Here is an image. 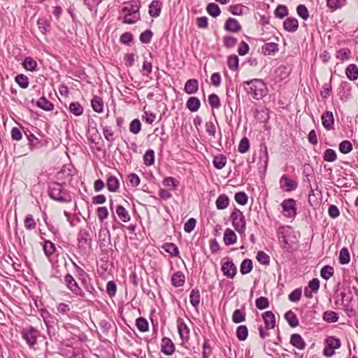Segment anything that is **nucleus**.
Instances as JSON below:
<instances>
[{
    "label": "nucleus",
    "instance_id": "25",
    "mask_svg": "<svg viewBox=\"0 0 358 358\" xmlns=\"http://www.w3.org/2000/svg\"><path fill=\"white\" fill-rule=\"evenodd\" d=\"M201 106L200 100L195 96H192L188 99L186 103L187 108L192 112H196L199 110Z\"/></svg>",
    "mask_w": 358,
    "mask_h": 358
},
{
    "label": "nucleus",
    "instance_id": "58",
    "mask_svg": "<svg viewBox=\"0 0 358 358\" xmlns=\"http://www.w3.org/2000/svg\"><path fill=\"white\" fill-rule=\"evenodd\" d=\"M320 275L324 280H329L334 275V268L329 265L324 266L320 271Z\"/></svg>",
    "mask_w": 358,
    "mask_h": 358
},
{
    "label": "nucleus",
    "instance_id": "16",
    "mask_svg": "<svg viewBox=\"0 0 358 358\" xmlns=\"http://www.w3.org/2000/svg\"><path fill=\"white\" fill-rule=\"evenodd\" d=\"M283 28L289 32H295L299 28V22L295 17H287L283 22Z\"/></svg>",
    "mask_w": 358,
    "mask_h": 358
},
{
    "label": "nucleus",
    "instance_id": "24",
    "mask_svg": "<svg viewBox=\"0 0 358 358\" xmlns=\"http://www.w3.org/2000/svg\"><path fill=\"white\" fill-rule=\"evenodd\" d=\"M275 73L276 74L275 79L282 80L288 77L290 73V69L288 67L282 65L275 69Z\"/></svg>",
    "mask_w": 358,
    "mask_h": 358
},
{
    "label": "nucleus",
    "instance_id": "5",
    "mask_svg": "<svg viewBox=\"0 0 358 358\" xmlns=\"http://www.w3.org/2000/svg\"><path fill=\"white\" fill-rule=\"evenodd\" d=\"M64 282L69 290L76 295L80 296L83 299H86V294L83 292L80 287L78 286L77 282L73 277L67 273L64 277Z\"/></svg>",
    "mask_w": 358,
    "mask_h": 358
},
{
    "label": "nucleus",
    "instance_id": "18",
    "mask_svg": "<svg viewBox=\"0 0 358 358\" xmlns=\"http://www.w3.org/2000/svg\"><path fill=\"white\" fill-rule=\"evenodd\" d=\"M290 343L299 350H303L306 348V342L299 334H294L291 336Z\"/></svg>",
    "mask_w": 358,
    "mask_h": 358
},
{
    "label": "nucleus",
    "instance_id": "20",
    "mask_svg": "<svg viewBox=\"0 0 358 358\" xmlns=\"http://www.w3.org/2000/svg\"><path fill=\"white\" fill-rule=\"evenodd\" d=\"M198 90L199 82L196 79H189L185 83L184 90L187 94H195Z\"/></svg>",
    "mask_w": 358,
    "mask_h": 358
},
{
    "label": "nucleus",
    "instance_id": "17",
    "mask_svg": "<svg viewBox=\"0 0 358 358\" xmlns=\"http://www.w3.org/2000/svg\"><path fill=\"white\" fill-rule=\"evenodd\" d=\"M162 3L160 1L154 0L149 5V14L151 17H157L161 13Z\"/></svg>",
    "mask_w": 358,
    "mask_h": 358
},
{
    "label": "nucleus",
    "instance_id": "63",
    "mask_svg": "<svg viewBox=\"0 0 358 358\" xmlns=\"http://www.w3.org/2000/svg\"><path fill=\"white\" fill-rule=\"evenodd\" d=\"M237 43V39L233 36H225L223 37V45L226 48H234Z\"/></svg>",
    "mask_w": 358,
    "mask_h": 358
},
{
    "label": "nucleus",
    "instance_id": "28",
    "mask_svg": "<svg viewBox=\"0 0 358 358\" xmlns=\"http://www.w3.org/2000/svg\"><path fill=\"white\" fill-rule=\"evenodd\" d=\"M201 294L198 289H192L189 294V301L192 306L197 308L200 303Z\"/></svg>",
    "mask_w": 358,
    "mask_h": 358
},
{
    "label": "nucleus",
    "instance_id": "64",
    "mask_svg": "<svg viewBox=\"0 0 358 358\" xmlns=\"http://www.w3.org/2000/svg\"><path fill=\"white\" fill-rule=\"evenodd\" d=\"M235 201L241 205H245L248 203V197L243 192H237L234 196Z\"/></svg>",
    "mask_w": 358,
    "mask_h": 358
},
{
    "label": "nucleus",
    "instance_id": "22",
    "mask_svg": "<svg viewBox=\"0 0 358 358\" xmlns=\"http://www.w3.org/2000/svg\"><path fill=\"white\" fill-rule=\"evenodd\" d=\"M185 276L182 271L175 272L171 277V283L176 287H181L185 284Z\"/></svg>",
    "mask_w": 358,
    "mask_h": 358
},
{
    "label": "nucleus",
    "instance_id": "12",
    "mask_svg": "<svg viewBox=\"0 0 358 358\" xmlns=\"http://www.w3.org/2000/svg\"><path fill=\"white\" fill-rule=\"evenodd\" d=\"M322 126L327 130H331L334 129V117L331 111L327 110L321 116Z\"/></svg>",
    "mask_w": 358,
    "mask_h": 358
},
{
    "label": "nucleus",
    "instance_id": "54",
    "mask_svg": "<svg viewBox=\"0 0 358 358\" xmlns=\"http://www.w3.org/2000/svg\"><path fill=\"white\" fill-rule=\"evenodd\" d=\"M326 343L330 348H333L334 350L338 349L341 345V341L334 336L328 337L326 339Z\"/></svg>",
    "mask_w": 358,
    "mask_h": 358
},
{
    "label": "nucleus",
    "instance_id": "60",
    "mask_svg": "<svg viewBox=\"0 0 358 358\" xmlns=\"http://www.w3.org/2000/svg\"><path fill=\"white\" fill-rule=\"evenodd\" d=\"M255 305L259 310H264L268 307L269 301L266 297L260 296L256 299Z\"/></svg>",
    "mask_w": 358,
    "mask_h": 358
},
{
    "label": "nucleus",
    "instance_id": "46",
    "mask_svg": "<svg viewBox=\"0 0 358 358\" xmlns=\"http://www.w3.org/2000/svg\"><path fill=\"white\" fill-rule=\"evenodd\" d=\"M178 333L182 340H187L189 337V329L184 322L178 326Z\"/></svg>",
    "mask_w": 358,
    "mask_h": 358
},
{
    "label": "nucleus",
    "instance_id": "57",
    "mask_svg": "<svg viewBox=\"0 0 358 358\" xmlns=\"http://www.w3.org/2000/svg\"><path fill=\"white\" fill-rule=\"evenodd\" d=\"M136 324L138 329L141 332H145L148 330V322L144 317L137 318Z\"/></svg>",
    "mask_w": 358,
    "mask_h": 358
},
{
    "label": "nucleus",
    "instance_id": "3",
    "mask_svg": "<svg viewBox=\"0 0 358 358\" xmlns=\"http://www.w3.org/2000/svg\"><path fill=\"white\" fill-rule=\"evenodd\" d=\"M293 234L294 230L289 226H282L278 229L277 236L279 242L282 248L287 251L291 249V243L294 242L291 239Z\"/></svg>",
    "mask_w": 358,
    "mask_h": 358
},
{
    "label": "nucleus",
    "instance_id": "34",
    "mask_svg": "<svg viewBox=\"0 0 358 358\" xmlns=\"http://www.w3.org/2000/svg\"><path fill=\"white\" fill-rule=\"evenodd\" d=\"M322 318L327 323H334L338 320V315L334 311L327 310L323 313Z\"/></svg>",
    "mask_w": 358,
    "mask_h": 358
},
{
    "label": "nucleus",
    "instance_id": "41",
    "mask_svg": "<svg viewBox=\"0 0 358 358\" xmlns=\"http://www.w3.org/2000/svg\"><path fill=\"white\" fill-rule=\"evenodd\" d=\"M207 13L213 17H216L220 15L221 10L217 4L210 3L206 7Z\"/></svg>",
    "mask_w": 358,
    "mask_h": 358
},
{
    "label": "nucleus",
    "instance_id": "14",
    "mask_svg": "<svg viewBox=\"0 0 358 358\" xmlns=\"http://www.w3.org/2000/svg\"><path fill=\"white\" fill-rule=\"evenodd\" d=\"M161 347L162 352L166 355H171L175 351V345L173 341L167 337L162 339Z\"/></svg>",
    "mask_w": 358,
    "mask_h": 358
},
{
    "label": "nucleus",
    "instance_id": "11",
    "mask_svg": "<svg viewBox=\"0 0 358 358\" xmlns=\"http://www.w3.org/2000/svg\"><path fill=\"white\" fill-rule=\"evenodd\" d=\"M223 275L229 278H234L237 273V268L231 261L224 263L222 266Z\"/></svg>",
    "mask_w": 358,
    "mask_h": 358
},
{
    "label": "nucleus",
    "instance_id": "55",
    "mask_svg": "<svg viewBox=\"0 0 358 358\" xmlns=\"http://www.w3.org/2000/svg\"><path fill=\"white\" fill-rule=\"evenodd\" d=\"M103 134L105 139L109 142L111 145L115 141L114 132L113 130L108 127H104L103 128Z\"/></svg>",
    "mask_w": 358,
    "mask_h": 358
},
{
    "label": "nucleus",
    "instance_id": "8",
    "mask_svg": "<svg viewBox=\"0 0 358 358\" xmlns=\"http://www.w3.org/2000/svg\"><path fill=\"white\" fill-rule=\"evenodd\" d=\"M22 338L26 341L27 345L30 347L34 345L36 343L38 332L33 327H29L22 329Z\"/></svg>",
    "mask_w": 358,
    "mask_h": 358
},
{
    "label": "nucleus",
    "instance_id": "40",
    "mask_svg": "<svg viewBox=\"0 0 358 358\" xmlns=\"http://www.w3.org/2000/svg\"><path fill=\"white\" fill-rule=\"evenodd\" d=\"M338 260L341 264H346L350 262V255L349 250L346 247H344L341 250Z\"/></svg>",
    "mask_w": 358,
    "mask_h": 358
},
{
    "label": "nucleus",
    "instance_id": "32",
    "mask_svg": "<svg viewBox=\"0 0 358 358\" xmlns=\"http://www.w3.org/2000/svg\"><path fill=\"white\" fill-rule=\"evenodd\" d=\"M285 318L291 327H296L299 325V320L292 310H289L285 314Z\"/></svg>",
    "mask_w": 358,
    "mask_h": 358
},
{
    "label": "nucleus",
    "instance_id": "43",
    "mask_svg": "<svg viewBox=\"0 0 358 358\" xmlns=\"http://www.w3.org/2000/svg\"><path fill=\"white\" fill-rule=\"evenodd\" d=\"M239 59L237 55H231L227 58V65L230 70L236 71L238 69Z\"/></svg>",
    "mask_w": 358,
    "mask_h": 358
},
{
    "label": "nucleus",
    "instance_id": "61",
    "mask_svg": "<svg viewBox=\"0 0 358 358\" xmlns=\"http://www.w3.org/2000/svg\"><path fill=\"white\" fill-rule=\"evenodd\" d=\"M141 129V123L138 119L133 120L129 124L130 132L137 134Z\"/></svg>",
    "mask_w": 358,
    "mask_h": 358
},
{
    "label": "nucleus",
    "instance_id": "56",
    "mask_svg": "<svg viewBox=\"0 0 358 358\" xmlns=\"http://www.w3.org/2000/svg\"><path fill=\"white\" fill-rule=\"evenodd\" d=\"M275 17L282 19L288 15V9L286 6L278 5L274 10Z\"/></svg>",
    "mask_w": 358,
    "mask_h": 358
},
{
    "label": "nucleus",
    "instance_id": "27",
    "mask_svg": "<svg viewBox=\"0 0 358 358\" xmlns=\"http://www.w3.org/2000/svg\"><path fill=\"white\" fill-rule=\"evenodd\" d=\"M106 186L108 191L116 192L120 187L118 179L115 176H109L106 181Z\"/></svg>",
    "mask_w": 358,
    "mask_h": 358
},
{
    "label": "nucleus",
    "instance_id": "52",
    "mask_svg": "<svg viewBox=\"0 0 358 358\" xmlns=\"http://www.w3.org/2000/svg\"><path fill=\"white\" fill-rule=\"evenodd\" d=\"M338 149L341 153L348 154L352 150V145L349 141L345 140L340 143Z\"/></svg>",
    "mask_w": 358,
    "mask_h": 358
},
{
    "label": "nucleus",
    "instance_id": "44",
    "mask_svg": "<svg viewBox=\"0 0 358 358\" xmlns=\"http://www.w3.org/2000/svg\"><path fill=\"white\" fill-rule=\"evenodd\" d=\"M41 316L48 329L52 326L54 324V320L48 310H42L41 312Z\"/></svg>",
    "mask_w": 358,
    "mask_h": 358
},
{
    "label": "nucleus",
    "instance_id": "59",
    "mask_svg": "<svg viewBox=\"0 0 358 358\" xmlns=\"http://www.w3.org/2000/svg\"><path fill=\"white\" fill-rule=\"evenodd\" d=\"M257 260L262 265H268L270 263L269 256L263 251H259L257 254Z\"/></svg>",
    "mask_w": 358,
    "mask_h": 358
},
{
    "label": "nucleus",
    "instance_id": "4",
    "mask_svg": "<svg viewBox=\"0 0 358 358\" xmlns=\"http://www.w3.org/2000/svg\"><path fill=\"white\" fill-rule=\"evenodd\" d=\"M232 225L240 234H244L246 229V220L243 213L235 208L231 214Z\"/></svg>",
    "mask_w": 358,
    "mask_h": 358
},
{
    "label": "nucleus",
    "instance_id": "50",
    "mask_svg": "<svg viewBox=\"0 0 358 358\" xmlns=\"http://www.w3.org/2000/svg\"><path fill=\"white\" fill-rule=\"evenodd\" d=\"M69 110L76 116L81 115L83 113V108L79 102H72L69 105Z\"/></svg>",
    "mask_w": 358,
    "mask_h": 358
},
{
    "label": "nucleus",
    "instance_id": "10",
    "mask_svg": "<svg viewBox=\"0 0 358 358\" xmlns=\"http://www.w3.org/2000/svg\"><path fill=\"white\" fill-rule=\"evenodd\" d=\"M280 187L283 188L286 192H292L296 189L297 182L294 180L289 179L287 176L283 175L280 179Z\"/></svg>",
    "mask_w": 358,
    "mask_h": 358
},
{
    "label": "nucleus",
    "instance_id": "35",
    "mask_svg": "<svg viewBox=\"0 0 358 358\" xmlns=\"http://www.w3.org/2000/svg\"><path fill=\"white\" fill-rule=\"evenodd\" d=\"M351 51L348 48H341L336 51V57L340 61L348 60L350 57Z\"/></svg>",
    "mask_w": 358,
    "mask_h": 358
},
{
    "label": "nucleus",
    "instance_id": "13",
    "mask_svg": "<svg viewBox=\"0 0 358 358\" xmlns=\"http://www.w3.org/2000/svg\"><path fill=\"white\" fill-rule=\"evenodd\" d=\"M224 29L229 32L237 33L241 30V25L236 19L229 17L225 22Z\"/></svg>",
    "mask_w": 358,
    "mask_h": 358
},
{
    "label": "nucleus",
    "instance_id": "37",
    "mask_svg": "<svg viewBox=\"0 0 358 358\" xmlns=\"http://www.w3.org/2000/svg\"><path fill=\"white\" fill-rule=\"evenodd\" d=\"M162 248L172 257H176L179 254L178 248L174 243H164Z\"/></svg>",
    "mask_w": 358,
    "mask_h": 358
},
{
    "label": "nucleus",
    "instance_id": "51",
    "mask_svg": "<svg viewBox=\"0 0 358 358\" xmlns=\"http://www.w3.org/2000/svg\"><path fill=\"white\" fill-rule=\"evenodd\" d=\"M15 82L22 88H27L29 86V81L27 76L24 74H19L15 78Z\"/></svg>",
    "mask_w": 358,
    "mask_h": 358
},
{
    "label": "nucleus",
    "instance_id": "26",
    "mask_svg": "<svg viewBox=\"0 0 358 358\" xmlns=\"http://www.w3.org/2000/svg\"><path fill=\"white\" fill-rule=\"evenodd\" d=\"M36 105L46 111L52 110L54 108V105L52 103L49 101L45 97H41L38 101H36Z\"/></svg>",
    "mask_w": 358,
    "mask_h": 358
},
{
    "label": "nucleus",
    "instance_id": "38",
    "mask_svg": "<svg viewBox=\"0 0 358 358\" xmlns=\"http://www.w3.org/2000/svg\"><path fill=\"white\" fill-rule=\"evenodd\" d=\"M252 269V261L245 259L241 264L240 271L243 275L249 273Z\"/></svg>",
    "mask_w": 358,
    "mask_h": 358
},
{
    "label": "nucleus",
    "instance_id": "23",
    "mask_svg": "<svg viewBox=\"0 0 358 358\" xmlns=\"http://www.w3.org/2000/svg\"><path fill=\"white\" fill-rule=\"evenodd\" d=\"M278 50V44L276 43H267L262 47V51L266 55H273Z\"/></svg>",
    "mask_w": 358,
    "mask_h": 358
},
{
    "label": "nucleus",
    "instance_id": "6",
    "mask_svg": "<svg viewBox=\"0 0 358 358\" xmlns=\"http://www.w3.org/2000/svg\"><path fill=\"white\" fill-rule=\"evenodd\" d=\"M122 12L125 13L123 22L125 24H132L136 23L140 19L138 9H135L134 6L130 8L123 7Z\"/></svg>",
    "mask_w": 358,
    "mask_h": 358
},
{
    "label": "nucleus",
    "instance_id": "2",
    "mask_svg": "<svg viewBox=\"0 0 358 358\" xmlns=\"http://www.w3.org/2000/svg\"><path fill=\"white\" fill-rule=\"evenodd\" d=\"M50 197L57 201L62 203H69L71 201V195L64 186L57 182L51 183L48 189Z\"/></svg>",
    "mask_w": 358,
    "mask_h": 358
},
{
    "label": "nucleus",
    "instance_id": "39",
    "mask_svg": "<svg viewBox=\"0 0 358 358\" xmlns=\"http://www.w3.org/2000/svg\"><path fill=\"white\" fill-rule=\"evenodd\" d=\"M245 320V312L243 310L236 309L232 315L233 322L238 324Z\"/></svg>",
    "mask_w": 358,
    "mask_h": 358
},
{
    "label": "nucleus",
    "instance_id": "33",
    "mask_svg": "<svg viewBox=\"0 0 358 358\" xmlns=\"http://www.w3.org/2000/svg\"><path fill=\"white\" fill-rule=\"evenodd\" d=\"M115 211L117 215L122 222H127L130 220L131 217L128 211L122 206H117Z\"/></svg>",
    "mask_w": 358,
    "mask_h": 358
},
{
    "label": "nucleus",
    "instance_id": "48",
    "mask_svg": "<svg viewBox=\"0 0 358 358\" xmlns=\"http://www.w3.org/2000/svg\"><path fill=\"white\" fill-rule=\"evenodd\" d=\"M22 64L25 69L30 71H36V67H37L36 62L33 58H31L30 57H26L24 59Z\"/></svg>",
    "mask_w": 358,
    "mask_h": 358
},
{
    "label": "nucleus",
    "instance_id": "42",
    "mask_svg": "<svg viewBox=\"0 0 358 358\" xmlns=\"http://www.w3.org/2000/svg\"><path fill=\"white\" fill-rule=\"evenodd\" d=\"M236 336L238 340L245 341L248 336V330L245 325H240L236 329Z\"/></svg>",
    "mask_w": 358,
    "mask_h": 358
},
{
    "label": "nucleus",
    "instance_id": "45",
    "mask_svg": "<svg viewBox=\"0 0 358 358\" xmlns=\"http://www.w3.org/2000/svg\"><path fill=\"white\" fill-rule=\"evenodd\" d=\"M143 162L148 166H152L155 162V152L152 149H148L143 155Z\"/></svg>",
    "mask_w": 358,
    "mask_h": 358
},
{
    "label": "nucleus",
    "instance_id": "1",
    "mask_svg": "<svg viewBox=\"0 0 358 358\" xmlns=\"http://www.w3.org/2000/svg\"><path fill=\"white\" fill-rule=\"evenodd\" d=\"M243 85L245 92L257 100L262 99L266 94V87L262 80L245 81Z\"/></svg>",
    "mask_w": 358,
    "mask_h": 358
},
{
    "label": "nucleus",
    "instance_id": "15",
    "mask_svg": "<svg viewBox=\"0 0 358 358\" xmlns=\"http://www.w3.org/2000/svg\"><path fill=\"white\" fill-rule=\"evenodd\" d=\"M262 318L265 324V328L272 329L275 327V317L272 311H266L262 314Z\"/></svg>",
    "mask_w": 358,
    "mask_h": 358
},
{
    "label": "nucleus",
    "instance_id": "9",
    "mask_svg": "<svg viewBox=\"0 0 358 358\" xmlns=\"http://www.w3.org/2000/svg\"><path fill=\"white\" fill-rule=\"evenodd\" d=\"M281 206L282 207L284 215L287 217H294L296 215V201L293 199L284 200Z\"/></svg>",
    "mask_w": 358,
    "mask_h": 358
},
{
    "label": "nucleus",
    "instance_id": "36",
    "mask_svg": "<svg viewBox=\"0 0 358 358\" xmlns=\"http://www.w3.org/2000/svg\"><path fill=\"white\" fill-rule=\"evenodd\" d=\"M29 141L30 148L32 150L39 148L42 146V142L34 134L29 132V134H26Z\"/></svg>",
    "mask_w": 358,
    "mask_h": 358
},
{
    "label": "nucleus",
    "instance_id": "49",
    "mask_svg": "<svg viewBox=\"0 0 358 358\" xmlns=\"http://www.w3.org/2000/svg\"><path fill=\"white\" fill-rule=\"evenodd\" d=\"M100 1V0H84V3L87 8L93 13L94 15L96 16L97 13V7Z\"/></svg>",
    "mask_w": 358,
    "mask_h": 358
},
{
    "label": "nucleus",
    "instance_id": "30",
    "mask_svg": "<svg viewBox=\"0 0 358 358\" xmlns=\"http://www.w3.org/2000/svg\"><path fill=\"white\" fill-rule=\"evenodd\" d=\"M91 106L96 113H101L103 109V102L101 97L94 96L91 100Z\"/></svg>",
    "mask_w": 358,
    "mask_h": 358
},
{
    "label": "nucleus",
    "instance_id": "53",
    "mask_svg": "<svg viewBox=\"0 0 358 358\" xmlns=\"http://www.w3.org/2000/svg\"><path fill=\"white\" fill-rule=\"evenodd\" d=\"M208 103L213 109H217L221 106L220 99L216 94H211L208 96Z\"/></svg>",
    "mask_w": 358,
    "mask_h": 358
},
{
    "label": "nucleus",
    "instance_id": "31",
    "mask_svg": "<svg viewBox=\"0 0 358 358\" xmlns=\"http://www.w3.org/2000/svg\"><path fill=\"white\" fill-rule=\"evenodd\" d=\"M345 3L346 0H327V6L331 12L342 8Z\"/></svg>",
    "mask_w": 358,
    "mask_h": 358
},
{
    "label": "nucleus",
    "instance_id": "62",
    "mask_svg": "<svg viewBox=\"0 0 358 358\" xmlns=\"http://www.w3.org/2000/svg\"><path fill=\"white\" fill-rule=\"evenodd\" d=\"M323 158L324 161L333 162L336 160L337 155L335 150L329 148L325 150Z\"/></svg>",
    "mask_w": 358,
    "mask_h": 358
},
{
    "label": "nucleus",
    "instance_id": "29",
    "mask_svg": "<svg viewBox=\"0 0 358 358\" xmlns=\"http://www.w3.org/2000/svg\"><path fill=\"white\" fill-rule=\"evenodd\" d=\"M229 197L224 194H220L215 201L216 207L219 210H223L227 208V206H229Z\"/></svg>",
    "mask_w": 358,
    "mask_h": 358
},
{
    "label": "nucleus",
    "instance_id": "47",
    "mask_svg": "<svg viewBox=\"0 0 358 358\" xmlns=\"http://www.w3.org/2000/svg\"><path fill=\"white\" fill-rule=\"evenodd\" d=\"M226 163L227 158L222 155L215 156L213 161V164L217 169H222L224 168L226 165Z\"/></svg>",
    "mask_w": 358,
    "mask_h": 358
},
{
    "label": "nucleus",
    "instance_id": "19",
    "mask_svg": "<svg viewBox=\"0 0 358 358\" xmlns=\"http://www.w3.org/2000/svg\"><path fill=\"white\" fill-rule=\"evenodd\" d=\"M237 236L236 233L231 229L227 228L224 233L223 241L226 245H231L236 242Z\"/></svg>",
    "mask_w": 358,
    "mask_h": 358
},
{
    "label": "nucleus",
    "instance_id": "7",
    "mask_svg": "<svg viewBox=\"0 0 358 358\" xmlns=\"http://www.w3.org/2000/svg\"><path fill=\"white\" fill-rule=\"evenodd\" d=\"M78 245L80 250H85L87 246L90 247L92 238L89 229H81L78 234Z\"/></svg>",
    "mask_w": 358,
    "mask_h": 358
},
{
    "label": "nucleus",
    "instance_id": "21",
    "mask_svg": "<svg viewBox=\"0 0 358 358\" xmlns=\"http://www.w3.org/2000/svg\"><path fill=\"white\" fill-rule=\"evenodd\" d=\"M345 75L347 78L352 81H355L358 78V67L355 64H349L345 69Z\"/></svg>",
    "mask_w": 358,
    "mask_h": 358
}]
</instances>
